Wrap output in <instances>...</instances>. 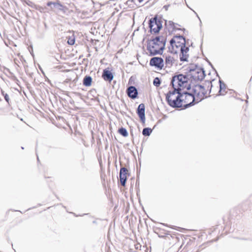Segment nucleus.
Returning a JSON list of instances; mask_svg holds the SVG:
<instances>
[{"label":"nucleus","mask_w":252,"mask_h":252,"mask_svg":"<svg viewBox=\"0 0 252 252\" xmlns=\"http://www.w3.org/2000/svg\"><path fill=\"white\" fill-rule=\"evenodd\" d=\"M165 45L163 36H157L150 40L147 44V50L152 56L161 54Z\"/></svg>","instance_id":"1"},{"label":"nucleus","mask_w":252,"mask_h":252,"mask_svg":"<svg viewBox=\"0 0 252 252\" xmlns=\"http://www.w3.org/2000/svg\"><path fill=\"white\" fill-rule=\"evenodd\" d=\"M161 83L160 79L158 77H156L154 79L153 81V84L156 87H158Z\"/></svg>","instance_id":"23"},{"label":"nucleus","mask_w":252,"mask_h":252,"mask_svg":"<svg viewBox=\"0 0 252 252\" xmlns=\"http://www.w3.org/2000/svg\"><path fill=\"white\" fill-rule=\"evenodd\" d=\"M186 43L185 38L182 35L175 36L173 38L171 39L170 41V43L171 46L175 45L177 43Z\"/></svg>","instance_id":"13"},{"label":"nucleus","mask_w":252,"mask_h":252,"mask_svg":"<svg viewBox=\"0 0 252 252\" xmlns=\"http://www.w3.org/2000/svg\"><path fill=\"white\" fill-rule=\"evenodd\" d=\"M175 59L171 56H166L165 59V67L171 68L175 63Z\"/></svg>","instance_id":"15"},{"label":"nucleus","mask_w":252,"mask_h":252,"mask_svg":"<svg viewBox=\"0 0 252 252\" xmlns=\"http://www.w3.org/2000/svg\"><path fill=\"white\" fill-rule=\"evenodd\" d=\"M145 108L144 104L143 103L139 104L137 108V113L141 121L143 123H145Z\"/></svg>","instance_id":"11"},{"label":"nucleus","mask_w":252,"mask_h":252,"mask_svg":"<svg viewBox=\"0 0 252 252\" xmlns=\"http://www.w3.org/2000/svg\"><path fill=\"white\" fill-rule=\"evenodd\" d=\"M127 179L126 174H120V181L121 185L125 187Z\"/></svg>","instance_id":"19"},{"label":"nucleus","mask_w":252,"mask_h":252,"mask_svg":"<svg viewBox=\"0 0 252 252\" xmlns=\"http://www.w3.org/2000/svg\"><path fill=\"white\" fill-rule=\"evenodd\" d=\"M165 25L166 26H169L172 30L176 29V25H178L177 24L174 23L171 21H166Z\"/></svg>","instance_id":"21"},{"label":"nucleus","mask_w":252,"mask_h":252,"mask_svg":"<svg viewBox=\"0 0 252 252\" xmlns=\"http://www.w3.org/2000/svg\"><path fill=\"white\" fill-rule=\"evenodd\" d=\"M67 42L69 45H73L75 43V39L73 38H70L68 39Z\"/></svg>","instance_id":"24"},{"label":"nucleus","mask_w":252,"mask_h":252,"mask_svg":"<svg viewBox=\"0 0 252 252\" xmlns=\"http://www.w3.org/2000/svg\"><path fill=\"white\" fill-rule=\"evenodd\" d=\"M220 91L219 93L220 95H224L225 93V89H226V85L225 84L222 82L220 80Z\"/></svg>","instance_id":"18"},{"label":"nucleus","mask_w":252,"mask_h":252,"mask_svg":"<svg viewBox=\"0 0 252 252\" xmlns=\"http://www.w3.org/2000/svg\"><path fill=\"white\" fill-rule=\"evenodd\" d=\"M92 82V78L90 76H86L83 79V85L85 86H90Z\"/></svg>","instance_id":"17"},{"label":"nucleus","mask_w":252,"mask_h":252,"mask_svg":"<svg viewBox=\"0 0 252 252\" xmlns=\"http://www.w3.org/2000/svg\"><path fill=\"white\" fill-rule=\"evenodd\" d=\"M184 95L180 90L173 89L172 91H169L166 95V99L168 104L173 108H180L183 105V99Z\"/></svg>","instance_id":"2"},{"label":"nucleus","mask_w":252,"mask_h":252,"mask_svg":"<svg viewBox=\"0 0 252 252\" xmlns=\"http://www.w3.org/2000/svg\"><path fill=\"white\" fill-rule=\"evenodd\" d=\"M4 96L5 100L9 103V97L8 95L6 94H4Z\"/></svg>","instance_id":"25"},{"label":"nucleus","mask_w":252,"mask_h":252,"mask_svg":"<svg viewBox=\"0 0 252 252\" xmlns=\"http://www.w3.org/2000/svg\"><path fill=\"white\" fill-rule=\"evenodd\" d=\"M190 75L194 81H201L205 76V71L202 68H196L190 70Z\"/></svg>","instance_id":"7"},{"label":"nucleus","mask_w":252,"mask_h":252,"mask_svg":"<svg viewBox=\"0 0 252 252\" xmlns=\"http://www.w3.org/2000/svg\"><path fill=\"white\" fill-rule=\"evenodd\" d=\"M48 6H51V8L53 10V8L51 6L53 5L54 7L58 10L62 11L63 13H65L68 10V8L64 5L62 4L59 1L57 2L49 1L47 3Z\"/></svg>","instance_id":"9"},{"label":"nucleus","mask_w":252,"mask_h":252,"mask_svg":"<svg viewBox=\"0 0 252 252\" xmlns=\"http://www.w3.org/2000/svg\"><path fill=\"white\" fill-rule=\"evenodd\" d=\"M193 94L196 97L197 102L202 100L207 94V92L205 88L200 85H196L194 86L192 89Z\"/></svg>","instance_id":"5"},{"label":"nucleus","mask_w":252,"mask_h":252,"mask_svg":"<svg viewBox=\"0 0 252 252\" xmlns=\"http://www.w3.org/2000/svg\"><path fill=\"white\" fill-rule=\"evenodd\" d=\"M179 26L178 24V25H176V29H174V30H180V29H179V28L177 27V26ZM173 30V31H174V30Z\"/></svg>","instance_id":"27"},{"label":"nucleus","mask_w":252,"mask_h":252,"mask_svg":"<svg viewBox=\"0 0 252 252\" xmlns=\"http://www.w3.org/2000/svg\"><path fill=\"white\" fill-rule=\"evenodd\" d=\"M119 133L123 136L126 137L128 135V133L126 128L121 127L119 129Z\"/></svg>","instance_id":"22"},{"label":"nucleus","mask_w":252,"mask_h":252,"mask_svg":"<svg viewBox=\"0 0 252 252\" xmlns=\"http://www.w3.org/2000/svg\"><path fill=\"white\" fill-rule=\"evenodd\" d=\"M126 171H127V169L126 168L123 167V168H121L119 173H123V172H125Z\"/></svg>","instance_id":"26"},{"label":"nucleus","mask_w":252,"mask_h":252,"mask_svg":"<svg viewBox=\"0 0 252 252\" xmlns=\"http://www.w3.org/2000/svg\"><path fill=\"white\" fill-rule=\"evenodd\" d=\"M149 27L152 32L157 33L161 28L162 25L160 22L158 21L157 18H155L149 21Z\"/></svg>","instance_id":"8"},{"label":"nucleus","mask_w":252,"mask_h":252,"mask_svg":"<svg viewBox=\"0 0 252 252\" xmlns=\"http://www.w3.org/2000/svg\"><path fill=\"white\" fill-rule=\"evenodd\" d=\"M172 47L171 52L174 54H177L179 51L180 52V59L181 61H187L188 58V52L189 48L186 46V43H177L175 44Z\"/></svg>","instance_id":"4"},{"label":"nucleus","mask_w":252,"mask_h":252,"mask_svg":"<svg viewBox=\"0 0 252 252\" xmlns=\"http://www.w3.org/2000/svg\"><path fill=\"white\" fill-rule=\"evenodd\" d=\"M127 94L129 97L134 99L137 97L138 92L135 87L130 86L127 89Z\"/></svg>","instance_id":"12"},{"label":"nucleus","mask_w":252,"mask_h":252,"mask_svg":"<svg viewBox=\"0 0 252 252\" xmlns=\"http://www.w3.org/2000/svg\"><path fill=\"white\" fill-rule=\"evenodd\" d=\"M194 12L195 13V14L196 15L197 17H198V18L199 19L200 22V23H201V20H200V18H199V17L198 15H197V14L195 11H194Z\"/></svg>","instance_id":"29"},{"label":"nucleus","mask_w":252,"mask_h":252,"mask_svg":"<svg viewBox=\"0 0 252 252\" xmlns=\"http://www.w3.org/2000/svg\"><path fill=\"white\" fill-rule=\"evenodd\" d=\"M184 95L183 99V105L186 108L192 106L194 104V102L196 101V97L192 93L184 92L182 93Z\"/></svg>","instance_id":"6"},{"label":"nucleus","mask_w":252,"mask_h":252,"mask_svg":"<svg viewBox=\"0 0 252 252\" xmlns=\"http://www.w3.org/2000/svg\"><path fill=\"white\" fill-rule=\"evenodd\" d=\"M150 64L151 66H154L158 68L161 69L164 66V61L161 58L154 57L151 59L150 61Z\"/></svg>","instance_id":"10"},{"label":"nucleus","mask_w":252,"mask_h":252,"mask_svg":"<svg viewBox=\"0 0 252 252\" xmlns=\"http://www.w3.org/2000/svg\"><path fill=\"white\" fill-rule=\"evenodd\" d=\"M102 77L105 81L109 82H111L114 78L112 73L107 69L103 70Z\"/></svg>","instance_id":"14"},{"label":"nucleus","mask_w":252,"mask_h":252,"mask_svg":"<svg viewBox=\"0 0 252 252\" xmlns=\"http://www.w3.org/2000/svg\"><path fill=\"white\" fill-rule=\"evenodd\" d=\"M18 214L15 211H9L5 214V217L12 220V221L18 218Z\"/></svg>","instance_id":"16"},{"label":"nucleus","mask_w":252,"mask_h":252,"mask_svg":"<svg viewBox=\"0 0 252 252\" xmlns=\"http://www.w3.org/2000/svg\"><path fill=\"white\" fill-rule=\"evenodd\" d=\"M135 1H137L139 3H141L144 0H134Z\"/></svg>","instance_id":"28"},{"label":"nucleus","mask_w":252,"mask_h":252,"mask_svg":"<svg viewBox=\"0 0 252 252\" xmlns=\"http://www.w3.org/2000/svg\"><path fill=\"white\" fill-rule=\"evenodd\" d=\"M188 79L187 75L182 74L174 76L171 82L173 89H177L180 91L184 88L189 90L190 87L188 86Z\"/></svg>","instance_id":"3"},{"label":"nucleus","mask_w":252,"mask_h":252,"mask_svg":"<svg viewBox=\"0 0 252 252\" xmlns=\"http://www.w3.org/2000/svg\"><path fill=\"white\" fill-rule=\"evenodd\" d=\"M152 132V129L149 127H146L143 129L142 134L145 136H149Z\"/></svg>","instance_id":"20"}]
</instances>
